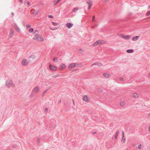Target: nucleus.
I'll return each instance as SVG.
<instances>
[{"mask_svg": "<svg viewBox=\"0 0 150 150\" xmlns=\"http://www.w3.org/2000/svg\"><path fill=\"white\" fill-rule=\"evenodd\" d=\"M33 39L38 41H42L44 40V39L42 36L41 35L38 34L34 35L33 37Z\"/></svg>", "mask_w": 150, "mask_h": 150, "instance_id": "obj_1", "label": "nucleus"}, {"mask_svg": "<svg viewBox=\"0 0 150 150\" xmlns=\"http://www.w3.org/2000/svg\"><path fill=\"white\" fill-rule=\"evenodd\" d=\"M106 43V42L103 40H99L96 41L93 44L94 46L95 47L97 45H102L105 44Z\"/></svg>", "mask_w": 150, "mask_h": 150, "instance_id": "obj_2", "label": "nucleus"}, {"mask_svg": "<svg viewBox=\"0 0 150 150\" xmlns=\"http://www.w3.org/2000/svg\"><path fill=\"white\" fill-rule=\"evenodd\" d=\"M79 65L75 63H72L69 64L68 66V69H71L76 67H78Z\"/></svg>", "mask_w": 150, "mask_h": 150, "instance_id": "obj_3", "label": "nucleus"}, {"mask_svg": "<svg viewBox=\"0 0 150 150\" xmlns=\"http://www.w3.org/2000/svg\"><path fill=\"white\" fill-rule=\"evenodd\" d=\"M12 26L14 28L16 31L20 33L21 32V30L20 27L16 23H13L12 25Z\"/></svg>", "mask_w": 150, "mask_h": 150, "instance_id": "obj_4", "label": "nucleus"}, {"mask_svg": "<svg viewBox=\"0 0 150 150\" xmlns=\"http://www.w3.org/2000/svg\"><path fill=\"white\" fill-rule=\"evenodd\" d=\"M40 87L39 86H35L34 87L32 90V92L33 93H38L40 91Z\"/></svg>", "mask_w": 150, "mask_h": 150, "instance_id": "obj_5", "label": "nucleus"}, {"mask_svg": "<svg viewBox=\"0 0 150 150\" xmlns=\"http://www.w3.org/2000/svg\"><path fill=\"white\" fill-rule=\"evenodd\" d=\"M29 63L28 61L26 59H23L22 60L21 64L23 66H26Z\"/></svg>", "mask_w": 150, "mask_h": 150, "instance_id": "obj_6", "label": "nucleus"}, {"mask_svg": "<svg viewBox=\"0 0 150 150\" xmlns=\"http://www.w3.org/2000/svg\"><path fill=\"white\" fill-rule=\"evenodd\" d=\"M6 85L7 86L9 87L14 86L12 81L11 80H8L6 81Z\"/></svg>", "mask_w": 150, "mask_h": 150, "instance_id": "obj_7", "label": "nucleus"}, {"mask_svg": "<svg viewBox=\"0 0 150 150\" xmlns=\"http://www.w3.org/2000/svg\"><path fill=\"white\" fill-rule=\"evenodd\" d=\"M82 99L85 102H88L90 100V98L87 95L83 96L82 97Z\"/></svg>", "mask_w": 150, "mask_h": 150, "instance_id": "obj_8", "label": "nucleus"}, {"mask_svg": "<svg viewBox=\"0 0 150 150\" xmlns=\"http://www.w3.org/2000/svg\"><path fill=\"white\" fill-rule=\"evenodd\" d=\"M49 68L52 71H56L57 69V68L56 66L52 65L50 64Z\"/></svg>", "mask_w": 150, "mask_h": 150, "instance_id": "obj_9", "label": "nucleus"}, {"mask_svg": "<svg viewBox=\"0 0 150 150\" xmlns=\"http://www.w3.org/2000/svg\"><path fill=\"white\" fill-rule=\"evenodd\" d=\"M87 3L88 4V9L90 10L91 8V6L93 4L92 1L90 0H88L87 1Z\"/></svg>", "mask_w": 150, "mask_h": 150, "instance_id": "obj_10", "label": "nucleus"}, {"mask_svg": "<svg viewBox=\"0 0 150 150\" xmlns=\"http://www.w3.org/2000/svg\"><path fill=\"white\" fill-rule=\"evenodd\" d=\"M121 37L124 39L128 40L131 38V36L129 35H122L121 36Z\"/></svg>", "mask_w": 150, "mask_h": 150, "instance_id": "obj_11", "label": "nucleus"}, {"mask_svg": "<svg viewBox=\"0 0 150 150\" xmlns=\"http://www.w3.org/2000/svg\"><path fill=\"white\" fill-rule=\"evenodd\" d=\"M66 65L64 64H60L59 67V69L60 70H62L65 69L66 67Z\"/></svg>", "mask_w": 150, "mask_h": 150, "instance_id": "obj_12", "label": "nucleus"}, {"mask_svg": "<svg viewBox=\"0 0 150 150\" xmlns=\"http://www.w3.org/2000/svg\"><path fill=\"white\" fill-rule=\"evenodd\" d=\"M103 75L104 77L106 78H110L111 76L110 74L109 73H104Z\"/></svg>", "mask_w": 150, "mask_h": 150, "instance_id": "obj_13", "label": "nucleus"}, {"mask_svg": "<svg viewBox=\"0 0 150 150\" xmlns=\"http://www.w3.org/2000/svg\"><path fill=\"white\" fill-rule=\"evenodd\" d=\"M66 25L67 28H70L72 27V26L73 25V24L72 23H67L66 24Z\"/></svg>", "mask_w": 150, "mask_h": 150, "instance_id": "obj_14", "label": "nucleus"}, {"mask_svg": "<svg viewBox=\"0 0 150 150\" xmlns=\"http://www.w3.org/2000/svg\"><path fill=\"white\" fill-rule=\"evenodd\" d=\"M132 96L134 98L136 99L138 98L139 95L136 93H134L132 94Z\"/></svg>", "mask_w": 150, "mask_h": 150, "instance_id": "obj_15", "label": "nucleus"}, {"mask_svg": "<svg viewBox=\"0 0 150 150\" xmlns=\"http://www.w3.org/2000/svg\"><path fill=\"white\" fill-rule=\"evenodd\" d=\"M139 36H135L133 37L132 38V40L133 41H135L137 40L139 38Z\"/></svg>", "mask_w": 150, "mask_h": 150, "instance_id": "obj_16", "label": "nucleus"}, {"mask_svg": "<svg viewBox=\"0 0 150 150\" xmlns=\"http://www.w3.org/2000/svg\"><path fill=\"white\" fill-rule=\"evenodd\" d=\"M121 142H122L123 143H124L125 142V138L124 132L123 133L122 137L121 140Z\"/></svg>", "mask_w": 150, "mask_h": 150, "instance_id": "obj_17", "label": "nucleus"}, {"mask_svg": "<svg viewBox=\"0 0 150 150\" xmlns=\"http://www.w3.org/2000/svg\"><path fill=\"white\" fill-rule=\"evenodd\" d=\"M119 132L118 131H117L116 132L115 136V139H116L117 138V136L119 134Z\"/></svg>", "mask_w": 150, "mask_h": 150, "instance_id": "obj_18", "label": "nucleus"}, {"mask_svg": "<svg viewBox=\"0 0 150 150\" xmlns=\"http://www.w3.org/2000/svg\"><path fill=\"white\" fill-rule=\"evenodd\" d=\"M125 104V102L123 101H121L120 102V106L122 107H123L124 106Z\"/></svg>", "mask_w": 150, "mask_h": 150, "instance_id": "obj_19", "label": "nucleus"}, {"mask_svg": "<svg viewBox=\"0 0 150 150\" xmlns=\"http://www.w3.org/2000/svg\"><path fill=\"white\" fill-rule=\"evenodd\" d=\"M60 0H54L53 2L54 5H56Z\"/></svg>", "mask_w": 150, "mask_h": 150, "instance_id": "obj_20", "label": "nucleus"}, {"mask_svg": "<svg viewBox=\"0 0 150 150\" xmlns=\"http://www.w3.org/2000/svg\"><path fill=\"white\" fill-rule=\"evenodd\" d=\"M13 34H14L13 32V31H12L9 34L8 37L9 38H10L13 35Z\"/></svg>", "mask_w": 150, "mask_h": 150, "instance_id": "obj_21", "label": "nucleus"}, {"mask_svg": "<svg viewBox=\"0 0 150 150\" xmlns=\"http://www.w3.org/2000/svg\"><path fill=\"white\" fill-rule=\"evenodd\" d=\"M126 52L128 53H132L133 52V50L132 49H130L127 50Z\"/></svg>", "mask_w": 150, "mask_h": 150, "instance_id": "obj_22", "label": "nucleus"}, {"mask_svg": "<svg viewBox=\"0 0 150 150\" xmlns=\"http://www.w3.org/2000/svg\"><path fill=\"white\" fill-rule=\"evenodd\" d=\"M38 13V11L37 10H35L33 12V14L34 15H37Z\"/></svg>", "mask_w": 150, "mask_h": 150, "instance_id": "obj_23", "label": "nucleus"}, {"mask_svg": "<svg viewBox=\"0 0 150 150\" xmlns=\"http://www.w3.org/2000/svg\"><path fill=\"white\" fill-rule=\"evenodd\" d=\"M98 65L99 66H101L102 65L100 63H95L94 64H92V65Z\"/></svg>", "mask_w": 150, "mask_h": 150, "instance_id": "obj_24", "label": "nucleus"}, {"mask_svg": "<svg viewBox=\"0 0 150 150\" xmlns=\"http://www.w3.org/2000/svg\"><path fill=\"white\" fill-rule=\"evenodd\" d=\"M79 9V8H74L72 10V11L73 12H75L76 11H77Z\"/></svg>", "mask_w": 150, "mask_h": 150, "instance_id": "obj_25", "label": "nucleus"}, {"mask_svg": "<svg viewBox=\"0 0 150 150\" xmlns=\"http://www.w3.org/2000/svg\"><path fill=\"white\" fill-rule=\"evenodd\" d=\"M146 16H148L150 15V11H148L146 12Z\"/></svg>", "mask_w": 150, "mask_h": 150, "instance_id": "obj_26", "label": "nucleus"}, {"mask_svg": "<svg viewBox=\"0 0 150 150\" xmlns=\"http://www.w3.org/2000/svg\"><path fill=\"white\" fill-rule=\"evenodd\" d=\"M142 148V145L141 144H140L138 145L137 147L138 149H139Z\"/></svg>", "mask_w": 150, "mask_h": 150, "instance_id": "obj_27", "label": "nucleus"}, {"mask_svg": "<svg viewBox=\"0 0 150 150\" xmlns=\"http://www.w3.org/2000/svg\"><path fill=\"white\" fill-rule=\"evenodd\" d=\"M52 25L54 26H57L58 25V23H56L52 22Z\"/></svg>", "mask_w": 150, "mask_h": 150, "instance_id": "obj_28", "label": "nucleus"}, {"mask_svg": "<svg viewBox=\"0 0 150 150\" xmlns=\"http://www.w3.org/2000/svg\"><path fill=\"white\" fill-rule=\"evenodd\" d=\"M59 76V74H55L53 76V77L54 78H56Z\"/></svg>", "mask_w": 150, "mask_h": 150, "instance_id": "obj_29", "label": "nucleus"}, {"mask_svg": "<svg viewBox=\"0 0 150 150\" xmlns=\"http://www.w3.org/2000/svg\"><path fill=\"white\" fill-rule=\"evenodd\" d=\"M29 31L31 33H33V28H30L29 29Z\"/></svg>", "mask_w": 150, "mask_h": 150, "instance_id": "obj_30", "label": "nucleus"}, {"mask_svg": "<svg viewBox=\"0 0 150 150\" xmlns=\"http://www.w3.org/2000/svg\"><path fill=\"white\" fill-rule=\"evenodd\" d=\"M30 57L31 58H32L33 59H35V56L34 55H31L30 56Z\"/></svg>", "mask_w": 150, "mask_h": 150, "instance_id": "obj_31", "label": "nucleus"}, {"mask_svg": "<svg viewBox=\"0 0 150 150\" xmlns=\"http://www.w3.org/2000/svg\"><path fill=\"white\" fill-rule=\"evenodd\" d=\"M53 61L54 62H58V59L57 58H54L53 59Z\"/></svg>", "mask_w": 150, "mask_h": 150, "instance_id": "obj_32", "label": "nucleus"}, {"mask_svg": "<svg viewBox=\"0 0 150 150\" xmlns=\"http://www.w3.org/2000/svg\"><path fill=\"white\" fill-rule=\"evenodd\" d=\"M92 21H95V16H93V18L92 19Z\"/></svg>", "mask_w": 150, "mask_h": 150, "instance_id": "obj_33", "label": "nucleus"}, {"mask_svg": "<svg viewBox=\"0 0 150 150\" xmlns=\"http://www.w3.org/2000/svg\"><path fill=\"white\" fill-rule=\"evenodd\" d=\"M48 17L49 18H53V16L52 15H49L48 16Z\"/></svg>", "mask_w": 150, "mask_h": 150, "instance_id": "obj_34", "label": "nucleus"}, {"mask_svg": "<svg viewBox=\"0 0 150 150\" xmlns=\"http://www.w3.org/2000/svg\"><path fill=\"white\" fill-rule=\"evenodd\" d=\"M50 28L51 29V30H56V29H58V28H55L54 29H53V28Z\"/></svg>", "mask_w": 150, "mask_h": 150, "instance_id": "obj_35", "label": "nucleus"}, {"mask_svg": "<svg viewBox=\"0 0 150 150\" xmlns=\"http://www.w3.org/2000/svg\"><path fill=\"white\" fill-rule=\"evenodd\" d=\"M47 90H45L43 93H42V94L43 95H44L45 93H46L47 92Z\"/></svg>", "mask_w": 150, "mask_h": 150, "instance_id": "obj_36", "label": "nucleus"}, {"mask_svg": "<svg viewBox=\"0 0 150 150\" xmlns=\"http://www.w3.org/2000/svg\"><path fill=\"white\" fill-rule=\"evenodd\" d=\"M30 2H27V4L28 5H29L30 4Z\"/></svg>", "mask_w": 150, "mask_h": 150, "instance_id": "obj_37", "label": "nucleus"}, {"mask_svg": "<svg viewBox=\"0 0 150 150\" xmlns=\"http://www.w3.org/2000/svg\"><path fill=\"white\" fill-rule=\"evenodd\" d=\"M73 104L74 105H75V103H74V100H73Z\"/></svg>", "mask_w": 150, "mask_h": 150, "instance_id": "obj_38", "label": "nucleus"}, {"mask_svg": "<svg viewBox=\"0 0 150 150\" xmlns=\"http://www.w3.org/2000/svg\"><path fill=\"white\" fill-rule=\"evenodd\" d=\"M26 27L27 28H30V25H27Z\"/></svg>", "mask_w": 150, "mask_h": 150, "instance_id": "obj_39", "label": "nucleus"}, {"mask_svg": "<svg viewBox=\"0 0 150 150\" xmlns=\"http://www.w3.org/2000/svg\"><path fill=\"white\" fill-rule=\"evenodd\" d=\"M148 130L149 131H150V126L149 127Z\"/></svg>", "mask_w": 150, "mask_h": 150, "instance_id": "obj_40", "label": "nucleus"}, {"mask_svg": "<svg viewBox=\"0 0 150 150\" xmlns=\"http://www.w3.org/2000/svg\"><path fill=\"white\" fill-rule=\"evenodd\" d=\"M23 0H19V1H20V2H21V3H23Z\"/></svg>", "mask_w": 150, "mask_h": 150, "instance_id": "obj_41", "label": "nucleus"}, {"mask_svg": "<svg viewBox=\"0 0 150 150\" xmlns=\"http://www.w3.org/2000/svg\"><path fill=\"white\" fill-rule=\"evenodd\" d=\"M123 80V79L122 78L121 79V81H122Z\"/></svg>", "mask_w": 150, "mask_h": 150, "instance_id": "obj_42", "label": "nucleus"}, {"mask_svg": "<svg viewBox=\"0 0 150 150\" xmlns=\"http://www.w3.org/2000/svg\"><path fill=\"white\" fill-rule=\"evenodd\" d=\"M45 110H47V108H45Z\"/></svg>", "mask_w": 150, "mask_h": 150, "instance_id": "obj_43", "label": "nucleus"}, {"mask_svg": "<svg viewBox=\"0 0 150 150\" xmlns=\"http://www.w3.org/2000/svg\"><path fill=\"white\" fill-rule=\"evenodd\" d=\"M149 7L150 8V5L149 6Z\"/></svg>", "mask_w": 150, "mask_h": 150, "instance_id": "obj_44", "label": "nucleus"}, {"mask_svg": "<svg viewBox=\"0 0 150 150\" xmlns=\"http://www.w3.org/2000/svg\"><path fill=\"white\" fill-rule=\"evenodd\" d=\"M149 75L150 76V73L149 74Z\"/></svg>", "mask_w": 150, "mask_h": 150, "instance_id": "obj_45", "label": "nucleus"}, {"mask_svg": "<svg viewBox=\"0 0 150 150\" xmlns=\"http://www.w3.org/2000/svg\"><path fill=\"white\" fill-rule=\"evenodd\" d=\"M96 133V132H94V133Z\"/></svg>", "mask_w": 150, "mask_h": 150, "instance_id": "obj_46", "label": "nucleus"}]
</instances>
